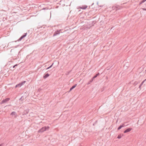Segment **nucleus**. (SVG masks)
Returning a JSON list of instances; mask_svg holds the SVG:
<instances>
[{
	"mask_svg": "<svg viewBox=\"0 0 146 146\" xmlns=\"http://www.w3.org/2000/svg\"><path fill=\"white\" fill-rule=\"evenodd\" d=\"M18 64H16L15 65H14V66H13V67L11 66L10 67V68L11 69L12 68H15V67L17 66H18Z\"/></svg>",
	"mask_w": 146,
	"mask_h": 146,
	"instance_id": "17",
	"label": "nucleus"
},
{
	"mask_svg": "<svg viewBox=\"0 0 146 146\" xmlns=\"http://www.w3.org/2000/svg\"><path fill=\"white\" fill-rule=\"evenodd\" d=\"M10 98H7L6 99L3 100L1 102V104H3L6 103L7 102L10 100Z\"/></svg>",
	"mask_w": 146,
	"mask_h": 146,
	"instance_id": "3",
	"label": "nucleus"
},
{
	"mask_svg": "<svg viewBox=\"0 0 146 146\" xmlns=\"http://www.w3.org/2000/svg\"><path fill=\"white\" fill-rule=\"evenodd\" d=\"M3 145V144L2 143L0 145V146H2Z\"/></svg>",
	"mask_w": 146,
	"mask_h": 146,
	"instance_id": "29",
	"label": "nucleus"
},
{
	"mask_svg": "<svg viewBox=\"0 0 146 146\" xmlns=\"http://www.w3.org/2000/svg\"><path fill=\"white\" fill-rule=\"evenodd\" d=\"M11 70H14L15 69V68H11Z\"/></svg>",
	"mask_w": 146,
	"mask_h": 146,
	"instance_id": "27",
	"label": "nucleus"
},
{
	"mask_svg": "<svg viewBox=\"0 0 146 146\" xmlns=\"http://www.w3.org/2000/svg\"><path fill=\"white\" fill-rule=\"evenodd\" d=\"M97 120L96 121H95V123H93V126H94V125H95L96 123H97Z\"/></svg>",
	"mask_w": 146,
	"mask_h": 146,
	"instance_id": "24",
	"label": "nucleus"
},
{
	"mask_svg": "<svg viewBox=\"0 0 146 146\" xmlns=\"http://www.w3.org/2000/svg\"><path fill=\"white\" fill-rule=\"evenodd\" d=\"M143 9L145 11H146V9L145 8H143Z\"/></svg>",
	"mask_w": 146,
	"mask_h": 146,
	"instance_id": "28",
	"label": "nucleus"
},
{
	"mask_svg": "<svg viewBox=\"0 0 146 146\" xmlns=\"http://www.w3.org/2000/svg\"><path fill=\"white\" fill-rule=\"evenodd\" d=\"M122 8V7L117 5L115 4L112 7V9L113 10L117 11L118 10L121 9Z\"/></svg>",
	"mask_w": 146,
	"mask_h": 146,
	"instance_id": "2",
	"label": "nucleus"
},
{
	"mask_svg": "<svg viewBox=\"0 0 146 146\" xmlns=\"http://www.w3.org/2000/svg\"><path fill=\"white\" fill-rule=\"evenodd\" d=\"M49 76V74L48 73L45 74L43 76V78L44 79H46Z\"/></svg>",
	"mask_w": 146,
	"mask_h": 146,
	"instance_id": "11",
	"label": "nucleus"
},
{
	"mask_svg": "<svg viewBox=\"0 0 146 146\" xmlns=\"http://www.w3.org/2000/svg\"><path fill=\"white\" fill-rule=\"evenodd\" d=\"M121 134L119 135L117 137V138L118 139H120L121 138Z\"/></svg>",
	"mask_w": 146,
	"mask_h": 146,
	"instance_id": "19",
	"label": "nucleus"
},
{
	"mask_svg": "<svg viewBox=\"0 0 146 146\" xmlns=\"http://www.w3.org/2000/svg\"><path fill=\"white\" fill-rule=\"evenodd\" d=\"M26 82V81H22L21 83V84L22 85H23L25 82Z\"/></svg>",
	"mask_w": 146,
	"mask_h": 146,
	"instance_id": "20",
	"label": "nucleus"
},
{
	"mask_svg": "<svg viewBox=\"0 0 146 146\" xmlns=\"http://www.w3.org/2000/svg\"><path fill=\"white\" fill-rule=\"evenodd\" d=\"M27 35V33H24L18 40V41H20L23 38L25 37Z\"/></svg>",
	"mask_w": 146,
	"mask_h": 146,
	"instance_id": "5",
	"label": "nucleus"
},
{
	"mask_svg": "<svg viewBox=\"0 0 146 146\" xmlns=\"http://www.w3.org/2000/svg\"><path fill=\"white\" fill-rule=\"evenodd\" d=\"M146 80V79L145 80H144L141 83V84H140L141 85H142L144 83V82Z\"/></svg>",
	"mask_w": 146,
	"mask_h": 146,
	"instance_id": "23",
	"label": "nucleus"
},
{
	"mask_svg": "<svg viewBox=\"0 0 146 146\" xmlns=\"http://www.w3.org/2000/svg\"><path fill=\"white\" fill-rule=\"evenodd\" d=\"M94 4V3H93L92 4V6Z\"/></svg>",
	"mask_w": 146,
	"mask_h": 146,
	"instance_id": "30",
	"label": "nucleus"
},
{
	"mask_svg": "<svg viewBox=\"0 0 146 146\" xmlns=\"http://www.w3.org/2000/svg\"><path fill=\"white\" fill-rule=\"evenodd\" d=\"M77 84H75L73 86H72L70 89V90L68 91L69 92H70L72 89H73L74 88L77 86Z\"/></svg>",
	"mask_w": 146,
	"mask_h": 146,
	"instance_id": "9",
	"label": "nucleus"
},
{
	"mask_svg": "<svg viewBox=\"0 0 146 146\" xmlns=\"http://www.w3.org/2000/svg\"><path fill=\"white\" fill-rule=\"evenodd\" d=\"M91 79L86 84V86L87 85L88 86H90L91 83Z\"/></svg>",
	"mask_w": 146,
	"mask_h": 146,
	"instance_id": "10",
	"label": "nucleus"
},
{
	"mask_svg": "<svg viewBox=\"0 0 146 146\" xmlns=\"http://www.w3.org/2000/svg\"><path fill=\"white\" fill-rule=\"evenodd\" d=\"M95 18V17H93L92 18H93V19H94V18Z\"/></svg>",
	"mask_w": 146,
	"mask_h": 146,
	"instance_id": "31",
	"label": "nucleus"
},
{
	"mask_svg": "<svg viewBox=\"0 0 146 146\" xmlns=\"http://www.w3.org/2000/svg\"><path fill=\"white\" fill-rule=\"evenodd\" d=\"M132 129V128H129L126 130H125V131H124L123 133H126L128 132H130V131H131Z\"/></svg>",
	"mask_w": 146,
	"mask_h": 146,
	"instance_id": "6",
	"label": "nucleus"
},
{
	"mask_svg": "<svg viewBox=\"0 0 146 146\" xmlns=\"http://www.w3.org/2000/svg\"><path fill=\"white\" fill-rule=\"evenodd\" d=\"M122 127V126L121 125H120L118 128L117 130H119Z\"/></svg>",
	"mask_w": 146,
	"mask_h": 146,
	"instance_id": "21",
	"label": "nucleus"
},
{
	"mask_svg": "<svg viewBox=\"0 0 146 146\" xmlns=\"http://www.w3.org/2000/svg\"><path fill=\"white\" fill-rule=\"evenodd\" d=\"M145 71H146V70H145Z\"/></svg>",
	"mask_w": 146,
	"mask_h": 146,
	"instance_id": "32",
	"label": "nucleus"
},
{
	"mask_svg": "<svg viewBox=\"0 0 146 146\" xmlns=\"http://www.w3.org/2000/svg\"><path fill=\"white\" fill-rule=\"evenodd\" d=\"M146 1V0H143L139 3V5H141L143 3H144Z\"/></svg>",
	"mask_w": 146,
	"mask_h": 146,
	"instance_id": "16",
	"label": "nucleus"
},
{
	"mask_svg": "<svg viewBox=\"0 0 146 146\" xmlns=\"http://www.w3.org/2000/svg\"><path fill=\"white\" fill-rule=\"evenodd\" d=\"M100 75L99 73H98L97 74H96L94 76H93L92 78V82L93 80L96 78L98 76Z\"/></svg>",
	"mask_w": 146,
	"mask_h": 146,
	"instance_id": "8",
	"label": "nucleus"
},
{
	"mask_svg": "<svg viewBox=\"0 0 146 146\" xmlns=\"http://www.w3.org/2000/svg\"><path fill=\"white\" fill-rule=\"evenodd\" d=\"M61 30H57V31L55 32L53 35V36H56L57 35L59 34L60 33V31Z\"/></svg>",
	"mask_w": 146,
	"mask_h": 146,
	"instance_id": "4",
	"label": "nucleus"
},
{
	"mask_svg": "<svg viewBox=\"0 0 146 146\" xmlns=\"http://www.w3.org/2000/svg\"><path fill=\"white\" fill-rule=\"evenodd\" d=\"M54 64V63H53L50 66H49V67H48L46 69H49V68H51V67H52V66Z\"/></svg>",
	"mask_w": 146,
	"mask_h": 146,
	"instance_id": "18",
	"label": "nucleus"
},
{
	"mask_svg": "<svg viewBox=\"0 0 146 146\" xmlns=\"http://www.w3.org/2000/svg\"><path fill=\"white\" fill-rule=\"evenodd\" d=\"M11 115H14V117L16 118L17 116V115L15 111H13L11 113Z\"/></svg>",
	"mask_w": 146,
	"mask_h": 146,
	"instance_id": "7",
	"label": "nucleus"
},
{
	"mask_svg": "<svg viewBox=\"0 0 146 146\" xmlns=\"http://www.w3.org/2000/svg\"><path fill=\"white\" fill-rule=\"evenodd\" d=\"M138 84V82L137 81H135L134 82L133 85H134V86H135L136 85H137Z\"/></svg>",
	"mask_w": 146,
	"mask_h": 146,
	"instance_id": "22",
	"label": "nucleus"
},
{
	"mask_svg": "<svg viewBox=\"0 0 146 146\" xmlns=\"http://www.w3.org/2000/svg\"><path fill=\"white\" fill-rule=\"evenodd\" d=\"M96 23V21L95 20L92 21V27L94 25V24H95Z\"/></svg>",
	"mask_w": 146,
	"mask_h": 146,
	"instance_id": "15",
	"label": "nucleus"
},
{
	"mask_svg": "<svg viewBox=\"0 0 146 146\" xmlns=\"http://www.w3.org/2000/svg\"><path fill=\"white\" fill-rule=\"evenodd\" d=\"M50 128L48 126H44L42 127V128H41L38 131V132L39 133H42L44 131H46L47 129H48Z\"/></svg>",
	"mask_w": 146,
	"mask_h": 146,
	"instance_id": "1",
	"label": "nucleus"
},
{
	"mask_svg": "<svg viewBox=\"0 0 146 146\" xmlns=\"http://www.w3.org/2000/svg\"><path fill=\"white\" fill-rule=\"evenodd\" d=\"M87 7V6L86 5L82 6V7H81L80 8L82 9H85Z\"/></svg>",
	"mask_w": 146,
	"mask_h": 146,
	"instance_id": "14",
	"label": "nucleus"
},
{
	"mask_svg": "<svg viewBox=\"0 0 146 146\" xmlns=\"http://www.w3.org/2000/svg\"><path fill=\"white\" fill-rule=\"evenodd\" d=\"M29 112V110H25L24 111V114L26 115Z\"/></svg>",
	"mask_w": 146,
	"mask_h": 146,
	"instance_id": "12",
	"label": "nucleus"
},
{
	"mask_svg": "<svg viewBox=\"0 0 146 146\" xmlns=\"http://www.w3.org/2000/svg\"><path fill=\"white\" fill-rule=\"evenodd\" d=\"M121 125L122 126V127H124L125 126V125H124V124H123Z\"/></svg>",
	"mask_w": 146,
	"mask_h": 146,
	"instance_id": "26",
	"label": "nucleus"
},
{
	"mask_svg": "<svg viewBox=\"0 0 146 146\" xmlns=\"http://www.w3.org/2000/svg\"><path fill=\"white\" fill-rule=\"evenodd\" d=\"M22 86V85H21V83H19V84L16 85L15 86V87L16 88H17V87H21V86Z\"/></svg>",
	"mask_w": 146,
	"mask_h": 146,
	"instance_id": "13",
	"label": "nucleus"
},
{
	"mask_svg": "<svg viewBox=\"0 0 146 146\" xmlns=\"http://www.w3.org/2000/svg\"><path fill=\"white\" fill-rule=\"evenodd\" d=\"M142 86V85H141V84L140 85L139 87V88L140 90H141V86Z\"/></svg>",
	"mask_w": 146,
	"mask_h": 146,
	"instance_id": "25",
	"label": "nucleus"
}]
</instances>
